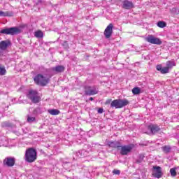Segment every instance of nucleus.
<instances>
[{"instance_id":"obj_25","label":"nucleus","mask_w":179,"mask_h":179,"mask_svg":"<svg viewBox=\"0 0 179 179\" xmlns=\"http://www.w3.org/2000/svg\"><path fill=\"white\" fill-rule=\"evenodd\" d=\"M0 75L1 76H3V75H6V69H5L4 66H0Z\"/></svg>"},{"instance_id":"obj_19","label":"nucleus","mask_w":179,"mask_h":179,"mask_svg":"<svg viewBox=\"0 0 179 179\" xmlns=\"http://www.w3.org/2000/svg\"><path fill=\"white\" fill-rule=\"evenodd\" d=\"M34 36L36 38H43L44 37V33L41 30H37L34 32Z\"/></svg>"},{"instance_id":"obj_11","label":"nucleus","mask_w":179,"mask_h":179,"mask_svg":"<svg viewBox=\"0 0 179 179\" xmlns=\"http://www.w3.org/2000/svg\"><path fill=\"white\" fill-rule=\"evenodd\" d=\"M113 29H114V25L111 23L106 27L103 32L105 38H111V36H113Z\"/></svg>"},{"instance_id":"obj_13","label":"nucleus","mask_w":179,"mask_h":179,"mask_svg":"<svg viewBox=\"0 0 179 179\" xmlns=\"http://www.w3.org/2000/svg\"><path fill=\"white\" fill-rule=\"evenodd\" d=\"M148 129L151 132L152 135H156V134H157V132H160L161 130L159 125L153 124L148 125Z\"/></svg>"},{"instance_id":"obj_15","label":"nucleus","mask_w":179,"mask_h":179,"mask_svg":"<svg viewBox=\"0 0 179 179\" xmlns=\"http://www.w3.org/2000/svg\"><path fill=\"white\" fill-rule=\"evenodd\" d=\"M108 145L113 149H120L121 148V143L120 141H109Z\"/></svg>"},{"instance_id":"obj_17","label":"nucleus","mask_w":179,"mask_h":179,"mask_svg":"<svg viewBox=\"0 0 179 179\" xmlns=\"http://www.w3.org/2000/svg\"><path fill=\"white\" fill-rule=\"evenodd\" d=\"M10 45V41H3L0 42V50L5 51L8 47Z\"/></svg>"},{"instance_id":"obj_21","label":"nucleus","mask_w":179,"mask_h":179,"mask_svg":"<svg viewBox=\"0 0 179 179\" xmlns=\"http://www.w3.org/2000/svg\"><path fill=\"white\" fill-rule=\"evenodd\" d=\"M131 92L134 95L141 94V88L138 87H134Z\"/></svg>"},{"instance_id":"obj_3","label":"nucleus","mask_w":179,"mask_h":179,"mask_svg":"<svg viewBox=\"0 0 179 179\" xmlns=\"http://www.w3.org/2000/svg\"><path fill=\"white\" fill-rule=\"evenodd\" d=\"M34 82L38 86H47L50 83V78L43 76V74H38L34 77Z\"/></svg>"},{"instance_id":"obj_27","label":"nucleus","mask_w":179,"mask_h":179,"mask_svg":"<svg viewBox=\"0 0 179 179\" xmlns=\"http://www.w3.org/2000/svg\"><path fill=\"white\" fill-rule=\"evenodd\" d=\"M113 174L116 175V176H120V174H121V171L118 170V169H114L113 171Z\"/></svg>"},{"instance_id":"obj_2","label":"nucleus","mask_w":179,"mask_h":179,"mask_svg":"<svg viewBox=\"0 0 179 179\" xmlns=\"http://www.w3.org/2000/svg\"><path fill=\"white\" fill-rule=\"evenodd\" d=\"M25 160L28 163H34L37 160V151L34 148H28L25 152Z\"/></svg>"},{"instance_id":"obj_14","label":"nucleus","mask_w":179,"mask_h":179,"mask_svg":"<svg viewBox=\"0 0 179 179\" xmlns=\"http://www.w3.org/2000/svg\"><path fill=\"white\" fill-rule=\"evenodd\" d=\"M122 8L123 9H127V10L132 9L133 8H134V3L128 0H124L122 2Z\"/></svg>"},{"instance_id":"obj_9","label":"nucleus","mask_w":179,"mask_h":179,"mask_svg":"<svg viewBox=\"0 0 179 179\" xmlns=\"http://www.w3.org/2000/svg\"><path fill=\"white\" fill-rule=\"evenodd\" d=\"M16 163V159L12 157H6L3 161V166H6L7 167H13Z\"/></svg>"},{"instance_id":"obj_28","label":"nucleus","mask_w":179,"mask_h":179,"mask_svg":"<svg viewBox=\"0 0 179 179\" xmlns=\"http://www.w3.org/2000/svg\"><path fill=\"white\" fill-rule=\"evenodd\" d=\"M1 126L3 127H10V124L8 122H3L2 124H1Z\"/></svg>"},{"instance_id":"obj_24","label":"nucleus","mask_w":179,"mask_h":179,"mask_svg":"<svg viewBox=\"0 0 179 179\" xmlns=\"http://www.w3.org/2000/svg\"><path fill=\"white\" fill-rule=\"evenodd\" d=\"M162 150L164 153H170V151L171 150V147L169 145H165L162 147Z\"/></svg>"},{"instance_id":"obj_23","label":"nucleus","mask_w":179,"mask_h":179,"mask_svg":"<svg viewBox=\"0 0 179 179\" xmlns=\"http://www.w3.org/2000/svg\"><path fill=\"white\" fill-rule=\"evenodd\" d=\"M157 26L160 29H163V28L166 27V26H167V24L164 21H159L157 22Z\"/></svg>"},{"instance_id":"obj_30","label":"nucleus","mask_w":179,"mask_h":179,"mask_svg":"<svg viewBox=\"0 0 179 179\" xmlns=\"http://www.w3.org/2000/svg\"><path fill=\"white\" fill-rule=\"evenodd\" d=\"M90 100L91 101H93V100H94V99H93V97H90Z\"/></svg>"},{"instance_id":"obj_20","label":"nucleus","mask_w":179,"mask_h":179,"mask_svg":"<svg viewBox=\"0 0 179 179\" xmlns=\"http://www.w3.org/2000/svg\"><path fill=\"white\" fill-rule=\"evenodd\" d=\"M48 111L50 115H58L61 114V111L58 109H50Z\"/></svg>"},{"instance_id":"obj_29","label":"nucleus","mask_w":179,"mask_h":179,"mask_svg":"<svg viewBox=\"0 0 179 179\" xmlns=\"http://www.w3.org/2000/svg\"><path fill=\"white\" fill-rule=\"evenodd\" d=\"M97 111L98 114H103V113H104V109H103V108H99Z\"/></svg>"},{"instance_id":"obj_22","label":"nucleus","mask_w":179,"mask_h":179,"mask_svg":"<svg viewBox=\"0 0 179 179\" xmlns=\"http://www.w3.org/2000/svg\"><path fill=\"white\" fill-rule=\"evenodd\" d=\"M169 171H170V174H171V177H176L177 176V168L176 167L171 168Z\"/></svg>"},{"instance_id":"obj_8","label":"nucleus","mask_w":179,"mask_h":179,"mask_svg":"<svg viewBox=\"0 0 179 179\" xmlns=\"http://www.w3.org/2000/svg\"><path fill=\"white\" fill-rule=\"evenodd\" d=\"M134 144L120 145V155H122V156H127V155L132 152V149H134Z\"/></svg>"},{"instance_id":"obj_12","label":"nucleus","mask_w":179,"mask_h":179,"mask_svg":"<svg viewBox=\"0 0 179 179\" xmlns=\"http://www.w3.org/2000/svg\"><path fill=\"white\" fill-rule=\"evenodd\" d=\"M152 177L155 178H162L163 177V172L162 171V167L153 166Z\"/></svg>"},{"instance_id":"obj_26","label":"nucleus","mask_w":179,"mask_h":179,"mask_svg":"<svg viewBox=\"0 0 179 179\" xmlns=\"http://www.w3.org/2000/svg\"><path fill=\"white\" fill-rule=\"evenodd\" d=\"M34 121H36V117H30V116L27 117V122H34Z\"/></svg>"},{"instance_id":"obj_4","label":"nucleus","mask_w":179,"mask_h":179,"mask_svg":"<svg viewBox=\"0 0 179 179\" xmlns=\"http://www.w3.org/2000/svg\"><path fill=\"white\" fill-rule=\"evenodd\" d=\"M173 66H176V62H174V61H167L166 66L163 67L162 66V64H158L156 68L157 71H159L162 73V75H164L166 73H169L170 69H171Z\"/></svg>"},{"instance_id":"obj_18","label":"nucleus","mask_w":179,"mask_h":179,"mask_svg":"<svg viewBox=\"0 0 179 179\" xmlns=\"http://www.w3.org/2000/svg\"><path fill=\"white\" fill-rule=\"evenodd\" d=\"M0 16L10 17L13 16V12H12V11L3 12V11L0 10Z\"/></svg>"},{"instance_id":"obj_7","label":"nucleus","mask_w":179,"mask_h":179,"mask_svg":"<svg viewBox=\"0 0 179 179\" xmlns=\"http://www.w3.org/2000/svg\"><path fill=\"white\" fill-rule=\"evenodd\" d=\"M85 90V96H94V94H97L99 93V88H97V86H89L86 85L84 87Z\"/></svg>"},{"instance_id":"obj_32","label":"nucleus","mask_w":179,"mask_h":179,"mask_svg":"<svg viewBox=\"0 0 179 179\" xmlns=\"http://www.w3.org/2000/svg\"><path fill=\"white\" fill-rule=\"evenodd\" d=\"M136 163H141V162H139V161H136Z\"/></svg>"},{"instance_id":"obj_16","label":"nucleus","mask_w":179,"mask_h":179,"mask_svg":"<svg viewBox=\"0 0 179 179\" xmlns=\"http://www.w3.org/2000/svg\"><path fill=\"white\" fill-rule=\"evenodd\" d=\"M51 71H52L53 72H55L56 73H61L65 71V66L59 65L52 68Z\"/></svg>"},{"instance_id":"obj_10","label":"nucleus","mask_w":179,"mask_h":179,"mask_svg":"<svg viewBox=\"0 0 179 179\" xmlns=\"http://www.w3.org/2000/svg\"><path fill=\"white\" fill-rule=\"evenodd\" d=\"M146 41H148V43H150V44H156L157 45H161V44L162 43V40H160V38H156V37L153 36L152 35H149L146 38Z\"/></svg>"},{"instance_id":"obj_33","label":"nucleus","mask_w":179,"mask_h":179,"mask_svg":"<svg viewBox=\"0 0 179 179\" xmlns=\"http://www.w3.org/2000/svg\"><path fill=\"white\" fill-rule=\"evenodd\" d=\"M142 160H143V156L141 157Z\"/></svg>"},{"instance_id":"obj_31","label":"nucleus","mask_w":179,"mask_h":179,"mask_svg":"<svg viewBox=\"0 0 179 179\" xmlns=\"http://www.w3.org/2000/svg\"><path fill=\"white\" fill-rule=\"evenodd\" d=\"M172 10H173V12H175V10H177V8H172Z\"/></svg>"},{"instance_id":"obj_5","label":"nucleus","mask_w":179,"mask_h":179,"mask_svg":"<svg viewBox=\"0 0 179 179\" xmlns=\"http://www.w3.org/2000/svg\"><path fill=\"white\" fill-rule=\"evenodd\" d=\"M27 98L34 104L41 101V96L38 95V92L30 90L27 94Z\"/></svg>"},{"instance_id":"obj_1","label":"nucleus","mask_w":179,"mask_h":179,"mask_svg":"<svg viewBox=\"0 0 179 179\" xmlns=\"http://www.w3.org/2000/svg\"><path fill=\"white\" fill-rule=\"evenodd\" d=\"M106 106H108V104H110V107L112 108H122L125 107L126 106H128L129 104V101L127 99H115L112 101V99H107L105 102Z\"/></svg>"},{"instance_id":"obj_6","label":"nucleus","mask_w":179,"mask_h":179,"mask_svg":"<svg viewBox=\"0 0 179 179\" xmlns=\"http://www.w3.org/2000/svg\"><path fill=\"white\" fill-rule=\"evenodd\" d=\"M20 29L14 27L10 28L3 29L0 31V34H6L10 36H15V34H19L21 33Z\"/></svg>"}]
</instances>
